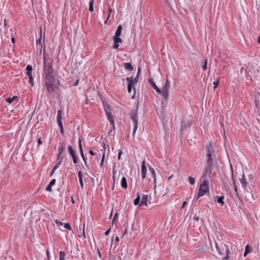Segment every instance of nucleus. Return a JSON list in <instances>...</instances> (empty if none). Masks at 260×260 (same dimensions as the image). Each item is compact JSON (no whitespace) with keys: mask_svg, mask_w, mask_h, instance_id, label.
Segmentation results:
<instances>
[{"mask_svg":"<svg viewBox=\"0 0 260 260\" xmlns=\"http://www.w3.org/2000/svg\"><path fill=\"white\" fill-rule=\"evenodd\" d=\"M216 249L219 255L222 256L224 254V250H225L226 256L222 258L221 260H229L230 259V254L231 251L230 246L223 243L221 242L218 243L215 242Z\"/></svg>","mask_w":260,"mask_h":260,"instance_id":"obj_1","label":"nucleus"},{"mask_svg":"<svg viewBox=\"0 0 260 260\" xmlns=\"http://www.w3.org/2000/svg\"><path fill=\"white\" fill-rule=\"evenodd\" d=\"M45 76V85L49 92L53 91L57 87L58 81L56 80L54 75Z\"/></svg>","mask_w":260,"mask_h":260,"instance_id":"obj_2","label":"nucleus"},{"mask_svg":"<svg viewBox=\"0 0 260 260\" xmlns=\"http://www.w3.org/2000/svg\"><path fill=\"white\" fill-rule=\"evenodd\" d=\"M43 64L44 75L45 76L54 75L53 70V62L52 61L49 60V59L47 58L45 53V49H44L43 53Z\"/></svg>","mask_w":260,"mask_h":260,"instance_id":"obj_3","label":"nucleus"},{"mask_svg":"<svg viewBox=\"0 0 260 260\" xmlns=\"http://www.w3.org/2000/svg\"><path fill=\"white\" fill-rule=\"evenodd\" d=\"M208 180H203V182L199 187L198 194L194 197L196 200L204 196L208 191Z\"/></svg>","mask_w":260,"mask_h":260,"instance_id":"obj_4","label":"nucleus"},{"mask_svg":"<svg viewBox=\"0 0 260 260\" xmlns=\"http://www.w3.org/2000/svg\"><path fill=\"white\" fill-rule=\"evenodd\" d=\"M206 151H207V165H213V159L215 157V153L213 149V147L210 146H206Z\"/></svg>","mask_w":260,"mask_h":260,"instance_id":"obj_5","label":"nucleus"},{"mask_svg":"<svg viewBox=\"0 0 260 260\" xmlns=\"http://www.w3.org/2000/svg\"><path fill=\"white\" fill-rule=\"evenodd\" d=\"M212 170V165H206V166L204 169L203 174L202 176V179L203 180H208L211 176Z\"/></svg>","mask_w":260,"mask_h":260,"instance_id":"obj_6","label":"nucleus"},{"mask_svg":"<svg viewBox=\"0 0 260 260\" xmlns=\"http://www.w3.org/2000/svg\"><path fill=\"white\" fill-rule=\"evenodd\" d=\"M104 104V110L106 113V115L107 116V117L109 121V122L111 125H113V117L111 115V112H110V108L108 105L105 104V103H103Z\"/></svg>","mask_w":260,"mask_h":260,"instance_id":"obj_7","label":"nucleus"},{"mask_svg":"<svg viewBox=\"0 0 260 260\" xmlns=\"http://www.w3.org/2000/svg\"><path fill=\"white\" fill-rule=\"evenodd\" d=\"M69 153L73 158V162L76 164L78 162V156L76 154V151L72 148L71 146H69L68 147Z\"/></svg>","mask_w":260,"mask_h":260,"instance_id":"obj_8","label":"nucleus"},{"mask_svg":"<svg viewBox=\"0 0 260 260\" xmlns=\"http://www.w3.org/2000/svg\"><path fill=\"white\" fill-rule=\"evenodd\" d=\"M131 118L134 123V130H133V137L134 138L135 136L136 132L137 130L138 127L137 116L136 115H135L133 116H132Z\"/></svg>","mask_w":260,"mask_h":260,"instance_id":"obj_9","label":"nucleus"},{"mask_svg":"<svg viewBox=\"0 0 260 260\" xmlns=\"http://www.w3.org/2000/svg\"><path fill=\"white\" fill-rule=\"evenodd\" d=\"M240 181L242 184V186L244 191H247V187L248 182H247L244 173H243L242 178L240 179Z\"/></svg>","mask_w":260,"mask_h":260,"instance_id":"obj_10","label":"nucleus"},{"mask_svg":"<svg viewBox=\"0 0 260 260\" xmlns=\"http://www.w3.org/2000/svg\"><path fill=\"white\" fill-rule=\"evenodd\" d=\"M57 123L59 127H63L62 121V111L61 110H58L57 111Z\"/></svg>","mask_w":260,"mask_h":260,"instance_id":"obj_11","label":"nucleus"},{"mask_svg":"<svg viewBox=\"0 0 260 260\" xmlns=\"http://www.w3.org/2000/svg\"><path fill=\"white\" fill-rule=\"evenodd\" d=\"M147 172V169L145 166V161L144 160L142 161V167H141V175L142 179H145L146 177Z\"/></svg>","mask_w":260,"mask_h":260,"instance_id":"obj_12","label":"nucleus"},{"mask_svg":"<svg viewBox=\"0 0 260 260\" xmlns=\"http://www.w3.org/2000/svg\"><path fill=\"white\" fill-rule=\"evenodd\" d=\"M122 40L119 37H114V49H117L119 46V43H121Z\"/></svg>","mask_w":260,"mask_h":260,"instance_id":"obj_13","label":"nucleus"},{"mask_svg":"<svg viewBox=\"0 0 260 260\" xmlns=\"http://www.w3.org/2000/svg\"><path fill=\"white\" fill-rule=\"evenodd\" d=\"M147 200H148V195L147 194H143L141 199V201L139 205V207L141 206H147Z\"/></svg>","mask_w":260,"mask_h":260,"instance_id":"obj_14","label":"nucleus"},{"mask_svg":"<svg viewBox=\"0 0 260 260\" xmlns=\"http://www.w3.org/2000/svg\"><path fill=\"white\" fill-rule=\"evenodd\" d=\"M148 81L151 83L153 88L156 90V92L158 93H160L161 92L160 89L156 86V84L153 81V79L150 78L149 79Z\"/></svg>","mask_w":260,"mask_h":260,"instance_id":"obj_15","label":"nucleus"},{"mask_svg":"<svg viewBox=\"0 0 260 260\" xmlns=\"http://www.w3.org/2000/svg\"><path fill=\"white\" fill-rule=\"evenodd\" d=\"M126 80L129 84L135 85L138 82V75H137V76L133 80H131L129 77H127Z\"/></svg>","mask_w":260,"mask_h":260,"instance_id":"obj_16","label":"nucleus"},{"mask_svg":"<svg viewBox=\"0 0 260 260\" xmlns=\"http://www.w3.org/2000/svg\"><path fill=\"white\" fill-rule=\"evenodd\" d=\"M56 180L55 179H52L47 185L46 190L47 191L51 192L52 191V187L55 184Z\"/></svg>","mask_w":260,"mask_h":260,"instance_id":"obj_17","label":"nucleus"},{"mask_svg":"<svg viewBox=\"0 0 260 260\" xmlns=\"http://www.w3.org/2000/svg\"><path fill=\"white\" fill-rule=\"evenodd\" d=\"M215 198L217 199V202L221 206H223L224 205V196H216Z\"/></svg>","mask_w":260,"mask_h":260,"instance_id":"obj_18","label":"nucleus"},{"mask_svg":"<svg viewBox=\"0 0 260 260\" xmlns=\"http://www.w3.org/2000/svg\"><path fill=\"white\" fill-rule=\"evenodd\" d=\"M124 68L125 70L131 71L133 70L134 68L132 64L129 62L124 63Z\"/></svg>","mask_w":260,"mask_h":260,"instance_id":"obj_19","label":"nucleus"},{"mask_svg":"<svg viewBox=\"0 0 260 260\" xmlns=\"http://www.w3.org/2000/svg\"><path fill=\"white\" fill-rule=\"evenodd\" d=\"M78 175L79 182H80L81 187L82 189H83V186H84L83 182V175H82V173L81 171L78 172Z\"/></svg>","mask_w":260,"mask_h":260,"instance_id":"obj_20","label":"nucleus"},{"mask_svg":"<svg viewBox=\"0 0 260 260\" xmlns=\"http://www.w3.org/2000/svg\"><path fill=\"white\" fill-rule=\"evenodd\" d=\"M121 186L123 188L126 189L127 187V184L126 178L123 177L121 181Z\"/></svg>","mask_w":260,"mask_h":260,"instance_id":"obj_21","label":"nucleus"},{"mask_svg":"<svg viewBox=\"0 0 260 260\" xmlns=\"http://www.w3.org/2000/svg\"><path fill=\"white\" fill-rule=\"evenodd\" d=\"M122 29V27L121 25H118L116 30L114 37H119L121 35Z\"/></svg>","mask_w":260,"mask_h":260,"instance_id":"obj_22","label":"nucleus"},{"mask_svg":"<svg viewBox=\"0 0 260 260\" xmlns=\"http://www.w3.org/2000/svg\"><path fill=\"white\" fill-rule=\"evenodd\" d=\"M137 198L134 200V204L135 205H138L139 206V205L140 204V193L139 192H138L137 193Z\"/></svg>","mask_w":260,"mask_h":260,"instance_id":"obj_23","label":"nucleus"},{"mask_svg":"<svg viewBox=\"0 0 260 260\" xmlns=\"http://www.w3.org/2000/svg\"><path fill=\"white\" fill-rule=\"evenodd\" d=\"M149 170L153 176V182H154V188H155L156 187V176H155V171H154V170L152 168H149Z\"/></svg>","mask_w":260,"mask_h":260,"instance_id":"obj_24","label":"nucleus"},{"mask_svg":"<svg viewBox=\"0 0 260 260\" xmlns=\"http://www.w3.org/2000/svg\"><path fill=\"white\" fill-rule=\"evenodd\" d=\"M251 252V248H250L248 245H247L245 247V252L244 253L243 256L244 257L246 256L247 255Z\"/></svg>","mask_w":260,"mask_h":260,"instance_id":"obj_25","label":"nucleus"},{"mask_svg":"<svg viewBox=\"0 0 260 260\" xmlns=\"http://www.w3.org/2000/svg\"><path fill=\"white\" fill-rule=\"evenodd\" d=\"M27 75L32 74V67L31 66L28 64L26 68Z\"/></svg>","mask_w":260,"mask_h":260,"instance_id":"obj_26","label":"nucleus"},{"mask_svg":"<svg viewBox=\"0 0 260 260\" xmlns=\"http://www.w3.org/2000/svg\"><path fill=\"white\" fill-rule=\"evenodd\" d=\"M18 99V96L14 95L12 98H7L6 101L9 104H11L14 101L17 100Z\"/></svg>","mask_w":260,"mask_h":260,"instance_id":"obj_27","label":"nucleus"},{"mask_svg":"<svg viewBox=\"0 0 260 260\" xmlns=\"http://www.w3.org/2000/svg\"><path fill=\"white\" fill-rule=\"evenodd\" d=\"M94 0H90L89 1V11L91 12H92L94 11L93 9V4H94Z\"/></svg>","mask_w":260,"mask_h":260,"instance_id":"obj_28","label":"nucleus"},{"mask_svg":"<svg viewBox=\"0 0 260 260\" xmlns=\"http://www.w3.org/2000/svg\"><path fill=\"white\" fill-rule=\"evenodd\" d=\"M66 253L63 251L59 252V260H65Z\"/></svg>","mask_w":260,"mask_h":260,"instance_id":"obj_29","label":"nucleus"},{"mask_svg":"<svg viewBox=\"0 0 260 260\" xmlns=\"http://www.w3.org/2000/svg\"><path fill=\"white\" fill-rule=\"evenodd\" d=\"M161 93L164 99L167 100L169 95V91H162Z\"/></svg>","mask_w":260,"mask_h":260,"instance_id":"obj_30","label":"nucleus"},{"mask_svg":"<svg viewBox=\"0 0 260 260\" xmlns=\"http://www.w3.org/2000/svg\"><path fill=\"white\" fill-rule=\"evenodd\" d=\"M28 76V78H29V80H28V82L31 84L32 85H34V78L32 77V74H30V75H27Z\"/></svg>","mask_w":260,"mask_h":260,"instance_id":"obj_31","label":"nucleus"},{"mask_svg":"<svg viewBox=\"0 0 260 260\" xmlns=\"http://www.w3.org/2000/svg\"><path fill=\"white\" fill-rule=\"evenodd\" d=\"M61 162H62V160H61V159L55 165V166L53 167V169H54V170H56V169H57L61 165Z\"/></svg>","mask_w":260,"mask_h":260,"instance_id":"obj_32","label":"nucleus"},{"mask_svg":"<svg viewBox=\"0 0 260 260\" xmlns=\"http://www.w3.org/2000/svg\"><path fill=\"white\" fill-rule=\"evenodd\" d=\"M41 34H42V30H41V36H40V38L37 40V46L42 45Z\"/></svg>","mask_w":260,"mask_h":260,"instance_id":"obj_33","label":"nucleus"},{"mask_svg":"<svg viewBox=\"0 0 260 260\" xmlns=\"http://www.w3.org/2000/svg\"><path fill=\"white\" fill-rule=\"evenodd\" d=\"M188 179H189V183L191 185H193L194 184V183H195V178H194L189 176L188 177Z\"/></svg>","mask_w":260,"mask_h":260,"instance_id":"obj_34","label":"nucleus"},{"mask_svg":"<svg viewBox=\"0 0 260 260\" xmlns=\"http://www.w3.org/2000/svg\"><path fill=\"white\" fill-rule=\"evenodd\" d=\"M231 170H232V181H233V184L234 185V186H235V185H236V181L234 177V174H233V168H232V166H231Z\"/></svg>","mask_w":260,"mask_h":260,"instance_id":"obj_35","label":"nucleus"},{"mask_svg":"<svg viewBox=\"0 0 260 260\" xmlns=\"http://www.w3.org/2000/svg\"><path fill=\"white\" fill-rule=\"evenodd\" d=\"M207 59H205L204 61V65L202 66V69L205 71L207 69Z\"/></svg>","mask_w":260,"mask_h":260,"instance_id":"obj_36","label":"nucleus"},{"mask_svg":"<svg viewBox=\"0 0 260 260\" xmlns=\"http://www.w3.org/2000/svg\"><path fill=\"white\" fill-rule=\"evenodd\" d=\"M81 157L83 159V160L84 161V165L86 167H88L87 162V158L84 155H81Z\"/></svg>","mask_w":260,"mask_h":260,"instance_id":"obj_37","label":"nucleus"},{"mask_svg":"<svg viewBox=\"0 0 260 260\" xmlns=\"http://www.w3.org/2000/svg\"><path fill=\"white\" fill-rule=\"evenodd\" d=\"M65 146H61L58 148V151L59 152V154H61V153L65 150Z\"/></svg>","mask_w":260,"mask_h":260,"instance_id":"obj_38","label":"nucleus"},{"mask_svg":"<svg viewBox=\"0 0 260 260\" xmlns=\"http://www.w3.org/2000/svg\"><path fill=\"white\" fill-rule=\"evenodd\" d=\"M219 83V79H217L216 81L213 82V84L214 85V89H216L218 86Z\"/></svg>","mask_w":260,"mask_h":260,"instance_id":"obj_39","label":"nucleus"},{"mask_svg":"<svg viewBox=\"0 0 260 260\" xmlns=\"http://www.w3.org/2000/svg\"><path fill=\"white\" fill-rule=\"evenodd\" d=\"M165 86L167 87H169L170 88V84L168 79H166L165 84L164 85Z\"/></svg>","mask_w":260,"mask_h":260,"instance_id":"obj_40","label":"nucleus"},{"mask_svg":"<svg viewBox=\"0 0 260 260\" xmlns=\"http://www.w3.org/2000/svg\"><path fill=\"white\" fill-rule=\"evenodd\" d=\"M64 227L65 229H68L69 230H71L70 224L69 223H66L64 224Z\"/></svg>","mask_w":260,"mask_h":260,"instance_id":"obj_41","label":"nucleus"},{"mask_svg":"<svg viewBox=\"0 0 260 260\" xmlns=\"http://www.w3.org/2000/svg\"><path fill=\"white\" fill-rule=\"evenodd\" d=\"M133 85H131V84H129L128 83V84H127V91L129 93H130L132 91V86Z\"/></svg>","mask_w":260,"mask_h":260,"instance_id":"obj_42","label":"nucleus"},{"mask_svg":"<svg viewBox=\"0 0 260 260\" xmlns=\"http://www.w3.org/2000/svg\"><path fill=\"white\" fill-rule=\"evenodd\" d=\"M78 144H79V150L82 149L83 148H82V143H81V139L80 138L79 139V140H78Z\"/></svg>","mask_w":260,"mask_h":260,"instance_id":"obj_43","label":"nucleus"},{"mask_svg":"<svg viewBox=\"0 0 260 260\" xmlns=\"http://www.w3.org/2000/svg\"><path fill=\"white\" fill-rule=\"evenodd\" d=\"M55 222L58 226L62 225H63V223L62 222L59 221L58 220H55Z\"/></svg>","mask_w":260,"mask_h":260,"instance_id":"obj_44","label":"nucleus"},{"mask_svg":"<svg viewBox=\"0 0 260 260\" xmlns=\"http://www.w3.org/2000/svg\"><path fill=\"white\" fill-rule=\"evenodd\" d=\"M46 255H47L48 260H50V252H49L48 249H47L46 250Z\"/></svg>","mask_w":260,"mask_h":260,"instance_id":"obj_45","label":"nucleus"},{"mask_svg":"<svg viewBox=\"0 0 260 260\" xmlns=\"http://www.w3.org/2000/svg\"><path fill=\"white\" fill-rule=\"evenodd\" d=\"M42 48H43L42 45H39L38 47V49H39V50H40V54H41V53H42Z\"/></svg>","mask_w":260,"mask_h":260,"instance_id":"obj_46","label":"nucleus"},{"mask_svg":"<svg viewBox=\"0 0 260 260\" xmlns=\"http://www.w3.org/2000/svg\"><path fill=\"white\" fill-rule=\"evenodd\" d=\"M169 88L164 86L162 91H169Z\"/></svg>","mask_w":260,"mask_h":260,"instance_id":"obj_47","label":"nucleus"},{"mask_svg":"<svg viewBox=\"0 0 260 260\" xmlns=\"http://www.w3.org/2000/svg\"><path fill=\"white\" fill-rule=\"evenodd\" d=\"M60 128V133L62 135H64V130H63V127H59Z\"/></svg>","mask_w":260,"mask_h":260,"instance_id":"obj_48","label":"nucleus"},{"mask_svg":"<svg viewBox=\"0 0 260 260\" xmlns=\"http://www.w3.org/2000/svg\"><path fill=\"white\" fill-rule=\"evenodd\" d=\"M112 125V127L111 128V129L110 130V131L109 132V134L112 132L113 131H114L115 129V126H114V122L113 121V125Z\"/></svg>","mask_w":260,"mask_h":260,"instance_id":"obj_49","label":"nucleus"},{"mask_svg":"<svg viewBox=\"0 0 260 260\" xmlns=\"http://www.w3.org/2000/svg\"><path fill=\"white\" fill-rule=\"evenodd\" d=\"M122 154V151H120L119 152V153H118V159L119 160H120V158H121V155Z\"/></svg>","mask_w":260,"mask_h":260,"instance_id":"obj_50","label":"nucleus"},{"mask_svg":"<svg viewBox=\"0 0 260 260\" xmlns=\"http://www.w3.org/2000/svg\"><path fill=\"white\" fill-rule=\"evenodd\" d=\"M38 145H40L42 144V141H41V139L40 138L38 139Z\"/></svg>","mask_w":260,"mask_h":260,"instance_id":"obj_51","label":"nucleus"},{"mask_svg":"<svg viewBox=\"0 0 260 260\" xmlns=\"http://www.w3.org/2000/svg\"><path fill=\"white\" fill-rule=\"evenodd\" d=\"M187 205V202L186 201H184L183 203V204H182V206L181 207V209H183L184 208L185 206Z\"/></svg>","mask_w":260,"mask_h":260,"instance_id":"obj_52","label":"nucleus"},{"mask_svg":"<svg viewBox=\"0 0 260 260\" xmlns=\"http://www.w3.org/2000/svg\"><path fill=\"white\" fill-rule=\"evenodd\" d=\"M110 229H109V230H108L107 231H106L105 233V235L107 236L109 234V233H110Z\"/></svg>","mask_w":260,"mask_h":260,"instance_id":"obj_53","label":"nucleus"},{"mask_svg":"<svg viewBox=\"0 0 260 260\" xmlns=\"http://www.w3.org/2000/svg\"><path fill=\"white\" fill-rule=\"evenodd\" d=\"M89 153L91 155H95V153H94V152L92 150H90L89 151Z\"/></svg>","mask_w":260,"mask_h":260,"instance_id":"obj_54","label":"nucleus"},{"mask_svg":"<svg viewBox=\"0 0 260 260\" xmlns=\"http://www.w3.org/2000/svg\"><path fill=\"white\" fill-rule=\"evenodd\" d=\"M80 150V153L81 156V155H84V151H83V149H80V150Z\"/></svg>","mask_w":260,"mask_h":260,"instance_id":"obj_55","label":"nucleus"},{"mask_svg":"<svg viewBox=\"0 0 260 260\" xmlns=\"http://www.w3.org/2000/svg\"><path fill=\"white\" fill-rule=\"evenodd\" d=\"M55 171L54 170V169L52 170V171H51V172L50 173V176H52L53 175V174L54 173Z\"/></svg>","mask_w":260,"mask_h":260,"instance_id":"obj_56","label":"nucleus"},{"mask_svg":"<svg viewBox=\"0 0 260 260\" xmlns=\"http://www.w3.org/2000/svg\"><path fill=\"white\" fill-rule=\"evenodd\" d=\"M115 241L116 242H117V243L119 242V238L118 236L116 237V238H115Z\"/></svg>","mask_w":260,"mask_h":260,"instance_id":"obj_57","label":"nucleus"},{"mask_svg":"<svg viewBox=\"0 0 260 260\" xmlns=\"http://www.w3.org/2000/svg\"><path fill=\"white\" fill-rule=\"evenodd\" d=\"M108 12H109V14H110L111 13V12H112V10L110 7H109L108 8Z\"/></svg>","mask_w":260,"mask_h":260,"instance_id":"obj_58","label":"nucleus"},{"mask_svg":"<svg viewBox=\"0 0 260 260\" xmlns=\"http://www.w3.org/2000/svg\"><path fill=\"white\" fill-rule=\"evenodd\" d=\"M79 80H77L74 84V86H77L78 85Z\"/></svg>","mask_w":260,"mask_h":260,"instance_id":"obj_59","label":"nucleus"},{"mask_svg":"<svg viewBox=\"0 0 260 260\" xmlns=\"http://www.w3.org/2000/svg\"><path fill=\"white\" fill-rule=\"evenodd\" d=\"M235 191L236 192V193L238 194V191H237V185H235Z\"/></svg>","mask_w":260,"mask_h":260,"instance_id":"obj_60","label":"nucleus"},{"mask_svg":"<svg viewBox=\"0 0 260 260\" xmlns=\"http://www.w3.org/2000/svg\"><path fill=\"white\" fill-rule=\"evenodd\" d=\"M60 155H61V154H59V153L58 154V159L60 160L61 159H62V157L60 158Z\"/></svg>","mask_w":260,"mask_h":260,"instance_id":"obj_61","label":"nucleus"},{"mask_svg":"<svg viewBox=\"0 0 260 260\" xmlns=\"http://www.w3.org/2000/svg\"><path fill=\"white\" fill-rule=\"evenodd\" d=\"M71 200L73 204L75 203V201L73 197L71 198Z\"/></svg>","mask_w":260,"mask_h":260,"instance_id":"obj_62","label":"nucleus"},{"mask_svg":"<svg viewBox=\"0 0 260 260\" xmlns=\"http://www.w3.org/2000/svg\"><path fill=\"white\" fill-rule=\"evenodd\" d=\"M257 42H258V44H260V36L258 38Z\"/></svg>","mask_w":260,"mask_h":260,"instance_id":"obj_63","label":"nucleus"},{"mask_svg":"<svg viewBox=\"0 0 260 260\" xmlns=\"http://www.w3.org/2000/svg\"><path fill=\"white\" fill-rule=\"evenodd\" d=\"M11 41L13 43H15V39L14 38H12Z\"/></svg>","mask_w":260,"mask_h":260,"instance_id":"obj_64","label":"nucleus"}]
</instances>
